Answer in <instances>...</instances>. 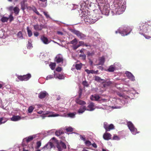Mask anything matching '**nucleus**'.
I'll return each mask as SVG.
<instances>
[{
    "label": "nucleus",
    "mask_w": 151,
    "mask_h": 151,
    "mask_svg": "<svg viewBox=\"0 0 151 151\" xmlns=\"http://www.w3.org/2000/svg\"><path fill=\"white\" fill-rule=\"evenodd\" d=\"M82 84H83L84 86H86L87 87L88 86V84L86 81H83V83H82Z\"/></svg>",
    "instance_id": "3c124183"
},
{
    "label": "nucleus",
    "mask_w": 151,
    "mask_h": 151,
    "mask_svg": "<svg viewBox=\"0 0 151 151\" xmlns=\"http://www.w3.org/2000/svg\"><path fill=\"white\" fill-rule=\"evenodd\" d=\"M60 146V145L62 146L63 149H66V145L62 142V141H61L60 142H59Z\"/></svg>",
    "instance_id": "2f4dec72"
},
{
    "label": "nucleus",
    "mask_w": 151,
    "mask_h": 151,
    "mask_svg": "<svg viewBox=\"0 0 151 151\" xmlns=\"http://www.w3.org/2000/svg\"><path fill=\"white\" fill-rule=\"evenodd\" d=\"M31 77V74L28 73L27 74L23 76H18L17 78L21 81H28Z\"/></svg>",
    "instance_id": "39448f33"
},
{
    "label": "nucleus",
    "mask_w": 151,
    "mask_h": 151,
    "mask_svg": "<svg viewBox=\"0 0 151 151\" xmlns=\"http://www.w3.org/2000/svg\"><path fill=\"white\" fill-rule=\"evenodd\" d=\"M34 109V108L33 106H31L29 107V108H28V112L29 113H31L33 111Z\"/></svg>",
    "instance_id": "79ce46f5"
},
{
    "label": "nucleus",
    "mask_w": 151,
    "mask_h": 151,
    "mask_svg": "<svg viewBox=\"0 0 151 151\" xmlns=\"http://www.w3.org/2000/svg\"><path fill=\"white\" fill-rule=\"evenodd\" d=\"M95 80L96 81L99 82L101 83H104V82H106L105 80L101 79L100 77L97 76H95Z\"/></svg>",
    "instance_id": "2eb2a0df"
},
{
    "label": "nucleus",
    "mask_w": 151,
    "mask_h": 151,
    "mask_svg": "<svg viewBox=\"0 0 151 151\" xmlns=\"http://www.w3.org/2000/svg\"><path fill=\"white\" fill-rule=\"evenodd\" d=\"M92 145L93 147L95 148H97V145L95 143H94L93 144H92Z\"/></svg>",
    "instance_id": "0e129e2a"
},
{
    "label": "nucleus",
    "mask_w": 151,
    "mask_h": 151,
    "mask_svg": "<svg viewBox=\"0 0 151 151\" xmlns=\"http://www.w3.org/2000/svg\"><path fill=\"white\" fill-rule=\"evenodd\" d=\"M43 13L45 15V17H46L47 19L50 18V16L49 15V14H48V12L44 11L43 12Z\"/></svg>",
    "instance_id": "a18cd8bd"
},
{
    "label": "nucleus",
    "mask_w": 151,
    "mask_h": 151,
    "mask_svg": "<svg viewBox=\"0 0 151 151\" xmlns=\"http://www.w3.org/2000/svg\"><path fill=\"white\" fill-rule=\"evenodd\" d=\"M21 119V117L19 116H14L12 117L11 118V120L14 121H19Z\"/></svg>",
    "instance_id": "412c9836"
},
{
    "label": "nucleus",
    "mask_w": 151,
    "mask_h": 151,
    "mask_svg": "<svg viewBox=\"0 0 151 151\" xmlns=\"http://www.w3.org/2000/svg\"><path fill=\"white\" fill-rule=\"evenodd\" d=\"M126 76L129 78L132 81L135 80V77L134 76L132 75V73L129 71H127L126 73Z\"/></svg>",
    "instance_id": "4468645a"
},
{
    "label": "nucleus",
    "mask_w": 151,
    "mask_h": 151,
    "mask_svg": "<svg viewBox=\"0 0 151 151\" xmlns=\"http://www.w3.org/2000/svg\"><path fill=\"white\" fill-rule=\"evenodd\" d=\"M8 9L9 10H10V11H11L12 10H13L14 8L13 7H12V6H10L9 7Z\"/></svg>",
    "instance_id": "338daca9"
},
{
    "label": "nucleus",
    "mask_w": 151,
    "mask_h": 151,
    "mask_svg": "<svg viewBox=\"0 0 151 151\" xmlns=\"http://www.w3.org/2000/svg\"><path fill=\"white\" fill-rule=\"evenodd\" d=\"M127 125L129 129L132 132V134L134 135H135L138 133V132H137V129L135 127L131 122H128L127 123Z\"/></svg>",
    "instance_id": "7ed1b4c3"
},
{
    "label": "nucleus",
    "mask_w": 151,
    "mask_h": 151,
    "mask_svg": "<svg viewBox=\"0 0 151 151\" xmlns=\"http://www.w3.org/2000/svg\"><path fill=\"white\" fill-rule=\"evenodd\" d=\"M17 36L18 37L21 38V39L23 38V36L22 33L21 32L19 31L17 34Z\"/></svg>",
    "instance_id": "ea45409f"
},
{
    "label": "nucleus",
    "mask_w": 151,
    "mask_h": 151,
    "mask_svg": "<svg viewBox=\"0 0 151 151\" xmlns=\"http://www.w3.org/2000/svg\"><path fill=\"white\" fill-rule=\"evenodd\" d=\"M80 138L81 139L83 140L84 141H85L86 140V138L84 136H82L81 135H80Z\"/></svg>",
    "instance_id": "6e6d98bb"
},
{
    "label": "nucleus",
    "mask_w": 151,
    "mask_h": 151,
    "mask_svg": "<svg viewBox=\"0 0 151 151\" xmlns=\"http://www.w3.org/2000/svg\"><path fill=\"white\" fill-rule=\"evenodd\" d=\"M57 77L60 79H62L64 78V76L62 74H58V75Z\"/></svg>",
    "instance_id": "49530a36"
},
{
    "label": "nucleus",
    "mask_w": 151,
    "mask_h": 151,
    "mask_svg": "<svg viewBox=\"0 0 151 151\" xmlns=\"http://www.w3.org/2000/svg\"><path fill=\"white\" fill-rule=\"evenodd\" d=\"M4 119V117H1L0 118V125L4 124L6 122V121H5L4 122L2 121H3Z\"/></svg>",
    "instance_id": "8fccbe9b"
},
{
    "label": "nucleus",
    "mask_w": 151,
    "mask_h": 151,
    "mask_svg": "<svg viewBox=\"0 0 151 151\" xmlns=\"http://www.w3.org/2000/svg\"><path fill=\"white\" fill-rule=\"evenodd\" d=\"M63 134H64V132L62 130H57L55 132V134L56 136L58 137Z\"/></svg>",
    "instance_id": "c85d7f7f"
},
{
    "label": "nucleus",
    "mask_w": 151,
    "mask_h": 151,
    "mask_svg": "<svg viewBox=\"0 0 151 151\" xmlns=\"http://www.w3.org/2000/svg\"><path fill=\"white\" fill-rule=\"evenodd\" d=\"M13 10H14V13H15V14H16L17 15L19 14V8L18 7H15V8H14Z\"/></svg>",
    "instance_id": "473e14b6"
},
{
    "label": "nucleus",
    "mask_w": 151,
    "mask_h": 151,
    "mask_svg": "<svg viewBox=\"0 0 151 151\" xmlns=\"http://www.w3.org/2000/svg\"><path fill=\"white\" fill-rule=\"evenodd\" d=\"M53 78V76L52 75H49L47 76L46 79L47 80Z\"/></svg>",
    "instance_id": "603ef678"
},
{
    "label": "nucleus",
    "mask_w": 151,
    "mask_h": 151,
    "mask_svg": "<svg viewBox=\"0 0 151 151\" xmlns=\"http://www.w3.org/2000/svg\"><path fill=\"white\" fill-rule=\"evenodd\" d=\"M85 71L88 74L90 73L92 74H95L97 73L98 71L97 70L96 71H94L93 70H89L88 69H86L85 70Z\"/></svg>",
    "instance_id": "b1692460"
},
{
    "label": "nucleus",
    "mask_w": 151,
    "mask_h": 151,
    "mask_svg": "<svg viewBox=\"0 0 151 151\" xmlns=\"http://www.w3.org/2000/svg\"><path fill=\"white\" fill-rule=\"evenodd\" d=\"M87 55L88 56H92L93 55V52H90L88 51L87 52Z\"/></svg>",
    "instance_id": "bf43d9fd"
},
{
    "label": "nucleus",
    "mask_w": 151,
    "mask_h": 151,
    "mask_svg": "<svg viewBox=\"0 0 151 151\" xmlns=\"http://www.w3.org/2000/svg\"><path fill=\"white\" fill-rule=\"evenodd\" d=\"M104 83H105L103 84V86L104 88H106V86H110L112 84V82L111 81H106V82Z\"/></svg>",
    "instance_id": "cd10ccee"
},
{
    "label": "nucleus",
    "mask_w": 151,
    "mask_h": 151,
    "mask_svg": "<svg viewBox=\"0 0 151 151\" xmlns=\"http://www.w3.org/2000/svg\"><path fill=\"white\" fill-rule=\"evenodd\" d=\"M56 61L58 63H63V58L62 56L60 55H58L55 57Z\"/></svg>",
    "instance_id": "f8f14e48"
},
{
    "label": "nucleus",
    "mask_w": 151,
    "mask_h": 151,
    "mask_svg": "<svg viewBox=\"0 0 151 151\" xmlns=\"http://www.w3.org/2000/svg\"><path fill=\"white\" fill-rule=\"evenodd\" d=\"M78 94H79V98H80L81 96V94H82V90H80L79 91V93H78Z\"/></svg>",
    "instance_id": "774afa93"
},
{
    "label": "nucleus",
    "mask_w": 151,
    "mask_h": 151,
    "mask_svg": "<svg viewBox=\"0 0 151 151\" xmlns=\"http://www.w3.org/2000/svg\"><path fill=\"white\" fill-rule=\"evenodd\" d=\"M65 130L67 132H72L73 131V128L71 127L66 128L65 129Z\"/></svg>",
    "instance_id": "e433bc0d"
},
{
    "label": "nucleus",
    "mask_w": 151,
    "mask_h": 151,
    "mask_svg": "<svg viewBox=\"0 0 151 151\" xmlns=\"http://www.w3.org/2000/svg\"><path fill=\"white\" fill-rule=\"evenodd\" d=\"M78 44H79L78 45L81 46L83 45L84 42L83 41H79V42H78Z\"/></svg>",
    "instance_id": "052dcab7"
},
{
    "label": "nucleus",
    "mask_w": 151,
    "mask_h": 151,
    "mask_svg": "<svg viewBox=\"0 0 151 151\" xmlns=\"http://www.w3.org/2000/svg\"><path fill=\"white\" fill-rule=\"evenodd\" d=\"M150 26L145 23L142 22L140 24L139 29L140 31L145 33H147L150 30Z\"/></svg>",
    "instance_id": "f03ea898"
},
{
    "label": "nucleus",
    "mask_w": 151,
    "mask_h": 151,
    "mask_svg": "<svg viewBox=\"0 0 151 151\" xmlns=\"http://www.w3.org/2000/svg\"><path fill=\"white\" fill-rule=\"evenodd\" d=\"M59 116L58 114H54L53 113H52V114H50L48 116V117H55Z\"/></svg>",
    "instance_id": "a19ab883"
},
{
    "label": "nucleus",
    "mask_w": 151,
    "mask_h": 151,
    "mask_svg": "<svg viewBox=\"0 0 151 151\" xmlns=\"http://www.w3.org/2000/svg\"><path fill=\"white\" fill-rule=\"evenodd\" d=\"M131 31V30L128 28H126L125 30L121 31L119 29H118L117 31L115 32V33L116 34L118 32L121 34L122 36H126L129 34L130 32Z\"/></svg>",
    "instance_id": "423d86ee"
},
{
    "label": "nucleus",
    "mask_w": 151,
    "mask_h": 151,
    "mask_svg": "<svg viewBox=\"0 0 151 151\" xmlns=\"http://www.w3.org/2000/svg\"><path fill=\"white\" fill-rule=\"evenodd\" d=\"M76 103L80 105H85L86 102L83 100H80L79 99H76Z\"/></svg>",
    "instance_id": "4be33fe9"
},
{
    "label": "nucleus",
    "mask_w": 151,
    "mask_h": 151,
    "mask_svg": "<svg viewBox=\"0 0 151 151\" xmlns=\"http://www.w3.org/2000/svg\"><path fill=\"white\" fill-rule=\"evenodd\" d=\"M41 39L42 42L45 44L47 45L49 43V42L48 41V39L44 36H42L41 37Z\"/></svg>",
    "instance_id": "dca6fc26"
},
{
    "label": "nucleus",
    "mask_w": 151,
    "mask_h": 151,
    "mask_svg": "<svg viewBox=\"0 0 151 151\" xmlns=\"http://www.w3.org/2000/svg\"><path fill=\"white\" fill-rule=\"evenodd\" d=\"M105 62V58L104 57L100 58L99 59V65H103Z\"/></svg>",
    "instance_id": "393cba45"
},
{
    "label": "nucleus",
    "mask_w": 151,
    "mask_h": 151,
    "mask_svg": "<svg viewBox=\"0 0 151 151\" xmlns=\"http://www.w3.org/2000/svg\"><path fill=\"white\" fill-rule=\"evenodd\" d=\"M119 6H120V8L121 9L122 11H124L125 9V6L123 4Z\"/></svg>",
    "instance_id": "09e8293b"
},
{
    "label": "nucleus",
    "mask_w": 151,
    "mask_h": 151,
    "mask_svg": "<svg viewBox=\"0 0 151 151\" xmlns=\"http://www.w3.org/2000/svg\"><path fill=\"white\" fill-rule=\"evenodd\" d=\"M48 95V94L46 91H41L39 94L38 97L40 99H42Z\"/></svg>",
    "instance_id": "ddd939ff"
},
{
    "label": "nucleus",
    "mask_w": 151,
    "mask_h": 151,
    "mask_svg": "<svg viewBox=\"0 0 151 151\" xmlns=\"http://www.w3.org/2000/svg\"><path fill=\"white\" fill-rule=\"evenodd\" d=\"M82 66V64L81 63L80 64H77L76 65V68L77 70H80L81 69Z\"/></svg>",
    "instance_id": "7c9ffc66"
},
{
    "label": "nucleus",
    "mask_w": 151,
    "mask_h": 151,
    "mask_svg": "<svg viewBox=\"0 0 151 151\" xmlns=\"http://www.w3.org/2000/svg\"><path fill=\"white\" fill-rule=\"evenodd\" d=\"M111 134L108 133H106L104 134L103 135V138L104 139L106 140H109L111 139Z\"/></svg>",
    "instance_id": "a211bd4d"
},
{
    "label": "nucleus",
    "mask_w": 151,
    "mask_h": 151,
    "mask_svg": "<svg viewBox=\"0 0 151 151\" xmlns=\"http://www.w3.org/2000/svg\"><path fill=\"white\" fill-rule=\"evenodd\" d=\"M94 103L92 102H91L90 104L89 105H88V108L89 109H87V110L92 111H93L94 109Z\"/></svg>",
    "instance_id": "5701e85b"
},
{
    "label": "nucleus",
    "mask_w": 151,
    "mask_h": 151,
    "mask_svg": "<svg viewBox=\"0 0 151 151\" xmlns=\"http://www.w3.org/2000/svg\"><path fill=\"white\" fill-rule=\"evenodd\" d=\"M55 65L56 64L55 63H51L50 65V68L52 70H53L55 69Z\"/></svg>",
    "instance_id": "c9c22d12"
},
{
    "label": "nucleus",
    "mask_w": 151,
    "mask_h": 151,
    "mask_svg": "<svg viewBox=\"0 0 151 151\" xmlns=\"http://www.w3.org/2000/svg\"><path fill=\"white\" fill-rule=\"evenodd\" d=\"M80 45H74L73 46V49H74V50H76L77 49H78V48L79 47H80Z\"/></svg>",
    "instance_id": "13d9d810"
},
{
    "label": "nucleus",
    "mask_w": 151,
    "mask_h": 151,
    "mask_svg": "<svg viewBox=\"0 0 151 151\" xmlns=\"http://www.w3.org/2000/svg\"><path fill=\"white\" fill-rule=\"evenodd\" d=\"M83 19L85 22L87 24H92L94 23L98 20V18L97 17L96 14L91 15L87 13H86L83 16Z\"/></svg>",
    "instance_id": "f257e3e1"
},
{
    "label": "nucleus",
    "mask_w": 151,
    "mask_h": 151,
    "mask_svg": "<svg viewBox=\"0 0 151 151\" xmlns=\"http://www.w3.org/2000/svg\"><path fill=\"white\" fill-rule=\"evenodd\" d=\"M8 18H9V21H10V22H11V21H12L14 19V17L12 16V14H11L9 16Z\"/></svg>",
    "instance_id": "37998d69"
},
{
    "label": "nucleus",
    "mask_w": 151,
    "mask_h": 151,
    "mask_svg": "<svg viewBox=\"0 0 151 151\" xmlns=\"http://www.w3.org/2000/svg\"><path fill=\"white\" fill-rule=\"evenodd\" d=\"M86 110L85 106H81L78 110V113L79 114H83Z\"/></svg>",
    "instance_id": "6ab92c4d"
},
{
    "label": "nucleus",
    "mask_w": 151,
    "mask_h": 151,
    "mask_svg": "<svg viewBox=\"0 0 151 151\" xmlns=\"http://www.w3.org/2000/svg\"><path fill=\"white\" fill-rule=\"evenodd\" d=\"M27 32L28 36L29 37H31L32 35V32L31 30L29 29V27H27Z\"/></svg>",
    "instance_id": "f704fd0d"
},
{
    "label": "nucleus",
    "mask_w": 151,
    "mask_h": 151,
    "mask_svg": "<svg viewBox=\"0 0 151 151\" xmlns=\"http://www.w3.org/2000/svg\"><path fill=\"white\" fill-rule=\"evenodd\" d=\"M37 146L36 148L38 149L40 148V147L41 146V142L40 141H39L37 142Z\"/></svg>",
    "instance_id": "c03bdc74"
},
{
    "label": "nucleus",
    "mask_w": 151,
    "mask_h": 151,
    "mask_svg": "<svg viewBox=\"0 0 151 151\" xmlns=\"http://www.w3.org/2000/svg\"><path fill=\"white\" fill-rule=\"evenodd\" d=\"M33 27L34 29L37 31H41L42 29L45 28V25L43 24L39 25L37 24L33 25Z\"/></svg>",
    "instance_id": "1a4fd4ad"
},
{
    "label": "nucleus",
    "mask_w": 151,
    "mask_h": 151,
    "mask_svg": "<svg viewBox=\"0 0 151 151\" xmlns=\"http://www.w3.org/2000/svg\"><path fill=\"white\" fill-rule=\"evenodd\" d=\"M33 138L34 137L32 136H29L28 137L24 138V140H26V142L28 143L32 140Z\"/></svg>",
    "instance_id": "bb28decb"
},
{
    "label": "nucleus",
    "mask_w": 151,
    "mask_h": 151,
    "mask_svg": "<svg viewBox=\"0 0 151 151\" xmlns=\"http://www.w3.org/2000/svg\"><path fill=\"white\" fill-rule=\"evenodd\" d=\"M104 127L105 129L106 132L109 131L110 130L114 129V126L112 124L110 125L108 124L107 122H104Z\"/></svg>",
    "instance_id": "0eeeda50"
},
{
    "label": "nucleus",
    "mask_w": 151,
    "mask_h": 151,
    "mask_svg": "<svg viewBox=\"0 0 151 151\" xmlns=\"http://www.w3.org/2000/svg\"><path fill=\"white\" fill-rule=\"evenodd\" d=\"M115 11L116 12V14H121L124 11H122L121 9L120 8V6L118 5L116 8L115 9Z\"/></svg>",
    "instance_id": "aec40b11"
},
{
    "label": "nucleus",
    "mask_w": 151,
    "mask_h": 151,
    "mask_svg": "<svg viewBox=\"0 0 151 151\" xmlns=\"http://www.w3.org/2000/svg\"><path fill=\"white\" fill-rule=\"evenodd\" d=\"M79 56L83 60L86 59V56L85 54H80Z\"/></svg>",
    "instance_id": "de8ad7c7"
},
{
    "label": "nucleus",
    "mask_w": 151,
    "mask_h": 151,
    "mask_svg": "<svg viewBox=\"0 0 151 151\" xmlns=\"http://www.w3.org/2000/svg\"><path fill=\"white\" fill-rule=\"evenodd\" d=\"M113 139L116 140H119V138L118 137V136L114 135V136H113Z\"/></svg>",
    "instance_id": "5fc2aeb1"
},
{
    "label": "nucleus",
    "mask_w": 151,
    "mask_h": 151,
    "mask_svg": "<svg viewBox=\"0 0 151 151\" xmlns=\"http://www.w3.org/2000/svg\"><path fill=\"white\" fill-rule=\"evenodd\" d=\"M39 33L38 32H34V35L35 37H37L39 36Z\"/></svg>",
    "instance_id": "e2e57ef3"
},
{
    "label": "nucleus",
    "mask_w": 151,
    "mask_h": 151,
    "mask_svg": "<svg viewBox=\"0 0 151 151\" xmlns=\"http://www.w3.org/2000/svg\"><path fill=\"white\" fill-rule=\"evenodd\" d=\"M71 32L77 36L78 37L80 38L82 40L85 39L86 37V36L85 34H83L78 30H77L75 29H73L72 30V31H71Z\"/></svg>",
    "instance_id": "20e7f679"
},
{
    "label": "nucleus",
    "mask_w": 151,
    "mask_h": 151,
    "mask_svg": "<svg viewBox=\"0 0 151 151\" xmlns=\"http://www.w3.org/2000/svg\"><path fill=\"white\" fill-rule=\"evenodd\" d=\"M21 8H22V9L24 10L25 9L24 2H23V3L21 2Z\"/></svg>",
    "instance_id": "4d7b16f0"
},
{
    "label": "nucleus",
    "mask_w": 151,
    "mask_h": 151,
    "mask_svg": "<svg viewBox=\"0 0 151 151\" xmlns=\"http://www.w3.org/2000/svg\"><path fill=\"white\" fill-rule=\"evenodd\" d=\"M85 143V145H86L88 147L92 145L91 143L89 140L86 141Z\"/></svg>",
    "instance_id": "58836bf2"
},
{
    "label": "nucleus",
    "mask_w": 151,
    "mask_h": 151,
    "mask_svg": "<svg viewBox=\"0 0 151 151\" xmlns=\"http://www.w3.org/2000/svg\"><path fill=\"white\" fill-rule=\"evenodd\" d=\"M52 140H54L55 141V142L57 144V145H56V147H57V148L58 149V151H62V150L61 149V147L59 145V142L58 141V140L56 139L55 138V137H53L52 138Z\"/></svg>",
    "instance_id": "f3484780"
},
{
    "label": "nucleus",
    "mask_w": 151,
    "mask_h": 151,
    "mask_svg": "<svg viewBox=\"0 0 151 151\" xmlns=\"http://www.w3.org/2000/svg\"><path fill=\"white\" fill-rule=\"evenodd\" d=\"M109 6L108 5L104 6L101 10L102 14L108 15L109 13Z\"/></svg>",
    "instance_id": "6e6552de"
},
{
    "label": "nucleus",
    "mask_w": 151,
    "mask_h": 151,
    "mask_svg": "<svg viewBox=\"0 0 151 151\" xmlns=\"http://www.w3.org/2000/svg\"><path fill=\"white\" fill-rule=\"evenodd\" d=\"M78 42V41L76 38H75L71 41H70V43L75 45Z\"/></svg>",
    "instance_id": "72a5a7b5"
},
{
    "label": "nucleus",
    "mask_w": 151,
    "mask_h": 151,
    "mask_svg": "<svg viewBox=\"0 0 151 151\" xmlns=\"http://www.w3.org/2000/svg\"><path fill=\"white\" fill-rule=\"evenodd\" d=\"M76 114V113H70L68 114V116L70 118H74L75 117V115Z\"/></svg>",
    "instance_id": "4c0bfd02"
},
{
    "label": "nucleus",
    "mask_w": 151,
    "mask_h": 151,
    "mask_svg": "<svg viewBox=\"0 0 151 151\" xmlns=\"http://www.w3.org/2000/svg\"><path fill=\"white\" fill-rule=\"evenodd\" d=\"M54 147L53 144L51 142H49L45 145V146L43 147V148L45 150L51 149Z\"/></svg>",
    "instance_id": "9b49d317"
},
{
    "label": "nucleus",
    "mask_w": 151,
    "mask_h": 151,
    "mask_svg": "<svg viewBox=\"0 0 151 151\" xmlns=\"http://www.w3.org/2000/svg\"><path fill=\"white\" fill-rule=\"evenodd\" d=\"M50 113V112L49 111H46L43 112V113H42L43 115H47L48 114H49Z\"/></svg>",
    "instance_id": "69168bd1"
},
{
    "label": "nucleus",
    "mask_w": 151,
    "mask_h": 151,
    "mask_svg": "<svg viewBox=\"0 0 151 151\" xmlns=\"http://www.w3.org/2000/svg\"><path fill=\"white\" fill-rule=\"evenodd\" d=\"M119 64L118 63H115L114 64L110 66L107 70L109 72H113L114 71L115 68H116V65H118Z\"/></svg>",
    "instance_id": "9d476101"
},
{
    "label": "nucleus",
    "mask_w": 151,
    "mask_h": 151,
    "mask_svg": "<svg viewBox=\"0 0 151 151\" xmlns=\"http://www.w3.org/2000/svg\"><path fill=\"white\" fill-rule=\"evenodd\" d=\"M56 70L57 72H60L61 70V67H58L56 68Z\"/></svg>",
    "instance_id": "680f3d73"
},
{
    "label": "nucleus",
    "mask_w": 151,
    "mask_h": 151,
    "mask_svg": "<svg viewBox=\"0 0 151 151\" xmlns=\"http://www.w3.org/2000/svg\"><path fill=\"white\" fill-rule=\"evenodd\" d=\"M9 19V18L6 17H3L1 19V21L2 22H6L8 21Z\"/></svg>",
    "instance_id": "c756f323"
},
{
    "label": "nucleus",
    "mask_w": 151,
    "mask_h": 151,
    "mask_svg": "<svg viewBox=\"0 0 151 151\" xmlns=\"http://www.w3.org/2000/svg\"><path fill=\"white\" fill-rule=\"evenodd\" d=\"M90 99L92 101H97L100 99V97L99 96H92Z\"/></svg>",
    "instance_id": "a878e982"
},
{
    "label": "nucleus",
    "mask_w": 151,
    "mask_h": 151,
    "mask_svg": "<svg viewBox=\"0 0 151 151\" xmlns=\"http://www.w3.org/2000/svg\"><path fill=\"white\" fill-rule=\"evenodd\" d=\"M32 47V44L29 42H28L27 45V47L28 49H30Z\"/></svg>",
    "instance_id": "864d4df0"
}]
</instances>
